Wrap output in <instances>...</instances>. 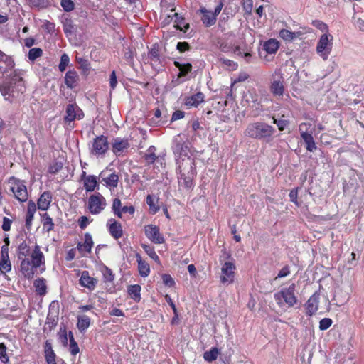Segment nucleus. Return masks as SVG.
Instances as JSON below:
<instances>
[{
    "label": "nucleus",
    "instance_id": "052dcab7",
    "mask_svg": "<svg viewBox=\"0 0 364 364\" xmlns=\"http://www.w3.org/2000/svg\"><path fill=\"white\" fill-rule=\"evenodd\" d=\"M242 6L246 14H251L253 8L252 0H242Z\"/></svg>",
    "mask_w": 364,
    "mask_h": 364
},
{
    "label": "nucleus",
    "instance_id": "8fccbe9b",
    "mask_svg": "<svg viewBox=\"0 0 364 364\" xmlns=\"http://www.w3.org/2000/svg\"><path fill=\"white\" fill-rule=\"evenodd\" d=\"M11 270V264L9 259H1L0 272L6 274Z\"/></svg>",
    "mask_w": 364,
    "mask_h": 364
},
{
    "label": "nucleus",
    "instance_id": "bb28decb",
    "mask_svg": "<svg viewBox=\"0 0 364 364\" xmlns=\"http://www.w3.org/2000/svg\"><path fill=\"white\" fill-rule=\"evenodd\" d=\"M41 221L43 225V230L45 232H49L54 230L55 224L48 213L41 214Z\"/></svg>",
    "mask_w": 364,
    "mask_h": 364
},
{
    "label": "nucleus",
    "instance_id": "412c9836",
    "mask_svg": "<svg viewBox=\"0 0 364 364\" xmlns=\"http://www.w3.org/2000/svg\"><path fill=\"white\" fill-rule=\"evenodd\" d=\"M136 258L138 264V270L141 277H146L150 274V266L149 263L142 259L140 254H136Z\"/></svg>",
    "mask_w": 364,
    "mask_h": 364
},
{
    "label": "nucleus",
    "instance_id": "603ef678",
    "mask_svg": "<svg viewBox=\"0 0 364 364\" xmlns=\"http://www.w3.org/2000/svg\"><path fill=\"white\" fill-rule=\"evenodd\" d=\"M7 348L4 343H0V360L4 363L8 364L9 363V358L6 353Z\"/></svg>",
    "mask_w": 364,
    "mask_h": 364
},
{
    "label": "nucleus",
    "instance_id": "393cba45",
    "mask_svg": "<svg viewBox=\"0 0 364 364\" xmlns=\"http://www.w3.org/2000/svg\"><path fill=\"white\" fill-rule=\"evenodd\" d=\"M173 65L176 68H178L179 73L178 74V78L186 77L189 73L192 71L193 66L191 63H181L178 61L175 60Z\"/></svg>",
    "mask_w": 364,
    "mask_h": 364
},
{
    "label": "nucleus",
    "instance_id": "a19ab883",
    "mask_svg": "<svg viewBox=\"0 0 364 364\" xmlns=\"http://www.w3.org/2000/svg\"><path fill=\"white\" fill-rule=\"evenodd\" d=\"M103 282L105 283L112 282L114 279V274L111 269L107 266H103L102 270Z\"/></svg>",
    "mask_w": 364,
    "mask_h": 364
},
{
    "label": "nucleus",
    "instance_id": "c85d7f7f",
    "mask_svg": "<svg viewBox=\"0 0 364 364\" xmlns=\"http://www.w3.org/2000/svg\"><path fill=\"white\" fill-rule=\"evenodd\" d=\"M9 84L12 87H15V85L18 87V91L23 92L22 88H25L24 80L20 73H17L16 71L12 75Z\"/></svg>",
    "mask_w": 364,
    "mask_h": 364
},
{
    "label": "nucleus",
    "instance_id": "e433bc0d",
    "mask_svg": "<svg viewBox=\"0 0 364 364\" xmlns=\"http://www.w3.org/2000/svg\"><path fill=\"white\" fill-rule=\"evenodd\" d=\"M220 354V350L216 347H213L210 350L205 351L203 353V358L208 363H212L215 360Z\"/></svg>",
    "mask_w": 364,
    "mask_h": 364
},
{
    "label": "nucleus",
    "instance_id": "4be33fe9",
    "mask_svg": "<svg viewBox=\"0 0 364 364\" xmlns=\"http://www.w3.org/2000/svg\"><path fill=\"white\" fill-rule=\"evenodd\" d=\"M270 92L275 97H282L284 92V80H274L270 85Z\"/></svg>",
    "mask_w": 364,
    "mask_h": 364
},
{
    "label": "nucleus",
    "instance_id": "338daca9",
    "mask_svg": "<svg viewBox=\"0 0 364 364\" xmlns=\"http://www.w3.org/2000/svg\"><path fill=\"white\" fill-rule=\"evenodd\" d=\"M290 274V267L289 265L284 266L280 271L279 272L277 276L274 278V279H277L279 278H283L287 277Z\"/></svg>",
    "mask_w": 364,
    "mask_h": 364
},
{
    "label": "nucleus",
    "instance_id": "b1692460",
    "mask_svg": "<svg viewBox=\"0 0 364 364\" xmlns=\"http://www.w3.org/2000/svg\"><path fill=\"white\" fill-rule=\"evenodd\" d=\"M93 241L92 235L89 232H86L84 235V242H79L77 245V248L80 252H90L93 246Z\"/></svg>",
    "mask_w": 364,
    "mask_h": 364
},
{
    "label": "nucleus",
    "instance_id": "4468645a",
    "mask_svg": "<svg viewBox=\"0 0 364 364\" xmlns=\"http://www.w3.org/2000/svg\"><path fill=\"white\" fill-rule=\"evenodd\" d=\"M107 227L110 235L115 240L121 238L123 235V229L122 224L114 218H110L107 220Z\"/></svg>",
    "mask_w": 364,
    "mask_h": 364
},
{
    "label": "nucleus",
    "instance_id": "ea45409f",
    "mask_svg": "<svg viewBox=\"0 0 364 364\" xmlns=\"http://www.w3.org/2000/svg\"><path fill=\"white\" fill-rule=\"evenodd\" d=\"M68 337H69V341H70V345H69L70 352L73 355H76L79 353L80 349H79L77 342L75 341V340L74 338V336H73V333L72 331H69Z\"/></svg>",
    "mask_w": 364,
    "mask_h": 364
},
{
    "label": "nucleus",
    "instance_id": "39448f33",
    "mask_svg": "<svg viewBox=\"0 0 364 364\" xmlns=\"http://www.w3.org/2000/svg\"><path fill=\"white\" fill-rule=\"evenodd\" d=\"M8 183L15 199L20 203H25L28 200V191L25 181L11 176L8 179Z\"/></svg>",
    "mask_w": 364,
    "mask_h": 364
},
{
    "label": "nucleus",
    "instance_id": "6e6552de",
    "mask_svg": "<svg viewBox=\"0 0 364 364\" xmlns=\"http://www.w3.org/2000/svg\"><path fill=\"white\" fill-rule=\"evenodd\" d=\"M333 37L330 33H323L317 43L316 50L323 59L327 60L333 48Z\"/></svg>",
    "mask_w": 364,
    "mask_h": 364
},
{
    "label": "nucleus",
    "instance_id": "7c9ffc66",
    "mask_svg": "<svg viewBox=\"0 0 364 364\" xmlns=\"http://www.w3.org/2000/svg\"><path fill=\"white\" fill-rule=\"evenodd\" d=\"M90 318L87 315L77 316V327L80 332H85L90 326Z\"/></svg>",
    "mask_w": 364,
    "mask_h": 364
},
{
    "label": "nucleus",
    "instance_id": "6e6d98bb",
    "mask_svg": "<svg viewBox=\"0 0 364 364\" xmlns=\"http://www.w3.org/2000/svg\"><path fill=\"white\" fill-rule=\"evenodd\" d=\"M63 168V163L55 161L48 166V172L51 174L58 173Z\"/></svg>",
    "mask_w": 364,
    "mask_h": 364
},
{
    "label": "nucleus",
    "instance_id": "13d9d810",
    "mask_svg": "<svg viewBox=\"0 0 364 364\" xmlns=\"http://www.w3.org/2000/svg\"><path fill=\"white\" fill-rule=\"evenodd\" d=\"M42 28L48 33H53L55 31V25L49 21H46L42 25Z\"/></svg>",
    "mask_w": 364,
    "mask_h": 364
},
{
    "label": "nucleus",
    "instance_id": "20e7f679",
    "mask_svg": "<svg viewBox=\"0 0 364 364\" xmlns=\"http://www.w3.org/2000/svg\"><path fill=\"white\" fill-rule=\"evenodd\" d=\"M274 132L275 129L271 125L264 122H255L248 125L245 134L257 139H269Z\"/></svg>",
    "mask_w": 364,
    "mask_h": 364
},
{
    "label": "nucleus",
    "instance_id": "f8f14e48",
    "mask_svg": "<svg viewBox=\"0 0 364 364\" xmlns=\"http://www.w3.org/2000/svg\"><path fill=\"white\" fill-rule=\"evenodd\" d=\"M307 124L305 122L301 123L299 125V131L301 132V137L303 139L305 146L307 151L310 152H314L316 149V145L314 141V139L312 136V132H308L307 131H304V127L306 128Z\"/></svg>",
    "mask_w": 364,
    "mask_h": 364
},
{
    "label": "nucleus",
    "instance_id": "1a4fd4ad",
    "mask_svg": "<svg viewBox=\"0 0 364 364\" xmlns=\"http://www.w3.org/2000/svg\"><path fill=\"white\" fill-rule=\"evenodd\" d=\"M107 206V202L105 198L99 192L92 194L88 198L87 200V209L89 212L92 215H98Z\"/></svg>",
    "mask_w": 364,
    "mask_h": 364
},
{
    "label": "nucleus",
    "instance_id": "2eb2a0df",
    "mask_svg": "<svg viewBox=\"0 0 364 364\" xmlns=\"http://www.w3.org/2000/svg\"><path fill=\"white\" fill-rule=\"evenodd\" d=\"M80 177L81 181H83L84 188L87 192H92L96 188H98L99 184L96 176L87 175L85 171H82Z\"/></svg>",
    "mask_w": 364,
    "mask_h": 364
},
{
    "label": "nucleus",
    "instance_id": "aec40b11",
    "mask_svg": "<svg viewBox=\"0 0 364 364\" xmlns=\"http://www.w3.org/2000/svg\"><path fill=\"white\" fill-rule=\"evenodd\" d=\"M79 75L75 70H70L65 73V83L70 89L75 88L78 82Z\"/></svg>",
    "mask_w": 364,
    "mask_h": 364
},
{
    "label": "nucleus",
    "instance_id": "e2e57ef3",
    "mask_svg": "<svg viewBox=\"0 0 364 364\" xmlns=\"http://www.w3.org/2000/svg\"><path fill=\"white\" fill-rule=\"evenodd\" d=\"M273 123L276 124L279 131H283L289 125V122L286 119H276L273 117Z\"/></svg>",
    "mask_w": 364,
    "mask_h": 364
},
{
    "label": "nucleus",
    "instance_id": "473e14b6",
    "mask_svg": "<svg viewBox=\"0 0 364 364\" xmlns=\"http://www.w3.org/2000/svg\"><path fill=\"white\" fill-rule=\"evenodd\" d=\"M45 357L48 364H56L55 354L52 348L51 343L48 341L45 345Z\"/></svg>",
    "mask_w": 364,
    "mask_h": 364
},
{
    "label": "nucleus",
    "instance_id": "bf43d9fd",
    "mask_svg": "<svg viewBox=\"0 0 364 364\" xmlns=\"http://www.w3.org/2000/svg\"><path fill=\"white\" fill-rule=\"evenodd\" d=\"M60 5L65 11H71L74 9L75 5L72 0H61Z\"/></svg>",
    "mask_w": 364,
    "mask_h": 364
},
{
    "label": "nucleus",
    "instance_id": "6ab92c4d",
    "mask_svg": "<svg viewBox=\"0 0 364 364\" xmlns=\"http://www.w3.org/2000/svg\"><path fill=\"white\" fill-rule=\"evenodd\" d=\"M204 94L201 92H198L196 94L186 97L184 100V105L188 107H197L204 101Z\"/></svg>",
    "mask_w": 364,
    "mask_h": 364
},
{
    "label": "nucleus",
    "instance_id": "58836bf2",
    "mask_svg": "<svg viewBox=\"0 0 364 364\" xmlns=\"http://www.w3.org/2000/svg\"><path fill=\"white\" fill-rule=\"evenodd\" d=\"M142 248L144 249V252L153 259L154 260L157 264H160L161 261L159 257L157 255V254L155 252L154 247H151L149 245L142 244L141 245Z\"/></svg>",
    "mask_w": 364,
    "mask_h": 364
},
{
    "label": "nucleus",
    "instance_id": "09e8293b",
    "mask_svg": "<svg viewBox=\"0 0 364 364\" xmlns=\"http://www.w3.org/2000/svg\"><path fill=\"white\" fill-rule=\"evenodd\" d=\"M75 31V26L71 19H65L63 22V31L65 34L68 36L71 35Z\"/></svg>",
    "mask_w": 364,
    "mask_h": 364
},
{
    "label": "nucleus",
    "instance_id": "cd10ccee",
    "mask_svg": "<svg viewBox=\"0 0 364 364\" xmlns=\"http://www.w3.org/2000/svg\"><path fill=\"white\" fill-rule=\"evenodd\" d=\"M141 287L139 284L129 285L127 287L128 294L129 295L130 298L136 302H139L141 299Z\"/></svg>",
    "mask_w": 364,
    "mask_h": 364
},
{
    "label": "nucleus",
    "instance_id": "864d4df0",
    "mask_svg": "<svg viewBox=\"0 0 364 364\" xmlns=\"http://www.w3.org/2000/svg\"><path fill=\"white\" fill-rule=\"evenodd\" d=\"M70 58L68 54L63 53L60 57V61L58 65V69L60 72L65 70L66 68L69 65Z\"/></svg>",
    "mask_w": 364,
    "mask_h": 364
},
{
    "label": "nucleus",
    "instance_id": "c03bdc74",
    "mask_svg": "<svg viewBox=\"0 0 364 364\" xmlns=\"http://www.w3.org/2000/svg\"><path fill=\"white\" fill-rule=\"evenodd\" d=\"M175 17V23H176V28L180 31H183L184 32H186L187 30L189 28L190 26L188 23H186L184 25V28L183 29L181 26L184 23V18L183 16L180 15L178 13H175L174 14Z\"/></svg>",
    "mask_w": 364,
    "mask_h": 364
},
{
    "label": "nucleus",
    "instance_id": "680f3d73",
    "mask_svg": "<svg viewBox=\"0 0 364 364\" xmlns=\"http://www.w3.org/2000/svg\"><path fill=\"white\" fill-rule=\"evenodd\" d=\"M28 4L33 7L43 8L46 7L48 3L47 0H26Z\"/></svg>",
    "mask_w": 364,
    "mask_h": 364
},
{
    "label": "nucleus",
    "instance_id": "a878e982",
    "mask_svg": "<svg viewBox=\"0 0 364 364\" xmlns=\"http://www.w3.org/2000/svg\"><path fill=\"white\" fill-rule=\"evenodd\" d=\"M156 150V149L154 146H150L147 149L144 156V159L148 165L153 164L155 161H161L159 156H156L155 153Z\"/></svg>",
    "mask_w": 364,
    "mask_h": 364
},
{
    "label": "nucleus",
    "instance_id": "9b49d317",
    "mask_svg": "<svg viewBox=\"0 0 364 364\" xmlns=\"http://www.w3.org/2000/svg\"><path fill=\"white\" fill-rule=\"evenodd\" d=\"M146 237L155 244H163L165 242L164 236L160 232V229L155 225H147L144 227Z\"/></svg>",
    "mask_w": 364,
    "mask_h": 364
},
{
    "label": "nucleus",
    "instance_id": "5fc2aeb1",
    "mask_svg": "<svg viewBox=\"0 0 364 364\" xmlns=\"http://www.w3.org/2000/svg\"><path fill=\"white\" fill-rule=\"evenodd\" d=\"M161 279H162L164 284L166 287H173L175 286V284H176V282H175L174 279L168 274H163L161 275Z\"/></svg>",
    "mask_w": 364,
    "mask_h": 364
},
{
    "label": "nucleus",
    "instance_id": "37998d69",
    "mask_svg": "<svg viewBox=\"0 0 364 364\" xmlns=\"http://www.w3.org/2000/svg\"><path fill=\"white\" fill-rule=\"evenodd\" d=\"M75 60L79 65V68L81 69L84 73L90 71V63L88 61V60L77 55L75 58Z\"/></svg>",
    "mask_w": 364,
    "mask_h": 364
},
{
    "label": "nucleus",
    "instance_id": "4d7b16f0",
    "mask_svg": "<svg viewBox=\"0 0 364 364\" xmlns=\"http://www.w3.org/2000/svg\"><path fill=\"white\" fill-rule=\"evenodd\" d=\"M333 323V321L330 318H322L319 322V329L321 331L327 330Z\"/></svg>",
    "mask_w": 364,
    "mask_h": 364
},
{
    "label": "nucleus",
    "instance_id": "f704fd0d",
    "mask_svg": "<svg viewBox=\"0 0 364 364\" xmlns=\"http://www.w3.org/2000/svg\"><path fill=\"white\" fill-rule=\"evenodd\" d=\"M102 181L109 188H116L119 182V176L116 173H112L107 177L102 178Z\"/></svg>",
    "mask_w": 364,
    "mask_h": 364
},
{
    "label": "nucleus",
    "instance_id": "3c124183",
    "mask_svg": "<svg viewBox=\"0 0 364 364\" xmlns=\"http://www.w3.org/2000/svg\"><path fill=\"white\" fill-rule=\"evenodd\" d=\"M311 24L317 29L320 30L322 32H324V33H328V26L323 21L321 20H314L312 21Z\"/></svg>",
    "mask_w": 364,
    "mask_h": 364
},
{
    "label": "nucleus",
    "instance_id": "2f4dec72",
    "mask_svg": "<svg viewBox=\"0 0 364 364\" xmlns=\"http://www.w3.org/2000/svg\"><path fill=\"white\" fill-rule=\"evenodd\" d=\"M76 106L73 104H68L66 107L64 121L70 123L76 119Z\"/></svg>",
    "mask_w": 364,
    "mask_h": 364
},
{
    "label": "nucleus",
    "instance_id": "0eeeda50",
    "mask_svg": "<svg viewBox=\"0 0 364 364\" xmlns=\"http://www.w3.org/2000/svg\"><path fill=\"white\" fill-rule=\"evenodd\" d=\"M223 6V1L220 0L213 12L208 10L204 6H201L200 8V9L198 11V14L200 15V20L205 27L208 28L215 24L217 21V17L222 11Z\"/></svg>",
    "mask_w": 364,
    "mask_h": 364
},
{
    "label": "nucleus",
    "instance_id": "774afa93",
    "mask_svg": "<svg viewBox=\"0 0 364 364\" xmlns=\"http://www.w3.org/2000/svg\"><path fill=\"white\" fill-rule=\"evenodd\" d=\"M36 211V204L33 200H29L28 203L27 211L26 214L34 216Z\"/></svg>",
    "mask_w": 364,
    "mask_h": 364
},
{
    "label": "nucleus",
    "instance_id": "423d86ee",
    "mask_svg": "<svg viewBox=\"0 0 364 364\" xmlns=\"http://www.w3.org/2000/svg\"><path fill=\"white\" fill-rule=\"evenodd\" d=\"M228 261L222 264L220 282L223 284H230L235 282L236 274V265L230 254H228Z\"/></svg>",
    "mask_w": 364,
    "mask_h": 364
},
{
    "label": "nucleus",
    "instance_id": "4c0bfd02",
    "mask_svg": "<svg viewBox=\"0 0 364 364\" xmlns=\"http://www.w3.org/2000/svg\"><path fill=\"white\" fill-rule=\"evenodd\" d=\"M148 57L152 62H154L155 63H159L160 55L159 45L157 43L152 45L151 49L148 52Z\"/></svg>",
    "mask_w": 364,
    "mask_h": 364
},
{
    "label": "nucleus",
    "instance_id": "a211bd4d",
    "mask_svg": "<svg viewBox=\"0 0 364 364\" xmlns=\"http://www.w3.org/2000/svg\"><path fill=\"white\" fill-rule=\"evenodd\" d=\"M53 196L50 191H44L37 201V207L39 210H47L52 202Z\"/></svg>",
    "mask_w": 364,
    "mask_h": 364
},
{
    "label": "nucleus",
    "instance_id": "79ce46f5",
    "mask_svg": "<svg viewBox=\"0 0 364 364\" xmlns=\"http://www.w3.org/2000/svg\"><path fill=\"white\" fill-rule=\"evenodd\" d=\"M122 202L118 198H115L112 201V210L114 215L119 218H122Z\"/></svg>",
    "mask_w": 364,
    "mask_h": 364
},
{
    "label": "nucleus",
    "instance_id": "9d476101",
    "mask_svg": "<svg viewBox=\"0 0 364 364\" xmlns=\"http://www.w3.org/2000/svg\"><path fill=\"white\" fill-rule=\"evenodd\" d=\"M109 150L108 137L100 135L93 139L90 146V152L92 155L100 156L105 155Z\"/></svg>",
    "mask_w": 364,
    "mask_h": 364
},
{
    "label": "nucleus",
    "instance_id": "f3484780",
    "mask_svg": "<svg viewBox=\"0 0 364 364\" xmlns=\"http://www.w3.org/2000/svg\"><path fill=\"white\" fill-rule=\"evenodd\" d=\"M80 284L88 289L90 291H92L95 289L97 284V279L90 276L88 271H82L80 280Z\"/></svg>",
    "mask_w": 364,
    "mask_h": 364
},
{
    "label": "nucleus",
    "instance_id": "f03ea898",
    "mask_svg": "<svg viewBox=\"0 0 364 364\" xmlns=\"http://www.w3.org/2000/svg\"><path fill=\"white\" fill-rule=\"evenodd\" d=\"M178 181L180 186L190 189L193 184V178L196 175L195 160L191 157L183 159L178 164Z\"/></svg>",
    "mask_w": 364,
    "mask_h": 364
},
{
    "label": "nucleus",
    "instance_id": "de8ad7c7",
    "mask_svg": "<svg viewBox=\"0 0 364 364\" xmlns=\"http://www.w3.org/2000/svg\"><path fill=\"white\" fill-rule=\"evenodd\" d=\"M58 336V339L61 342L62 345L63 346H67L68 334L67 333L66 327L65 326H60Z\"/></svg>",
    "mask_w": 364,
    "mask_h": 364
},
{
    "label": "nucleus",
    "instance_id": "c756f323",
    "mask_svg": "<svg viewBox=\"0 0 364 364\" xmlns=\"http://www.w3.org/2000/svg\"><path fill=\"white\" fill-rule=\"evenodd\" d=\"M33 287L37 294L44 296L47 292L46 281L44 278H38L33 282Z\"/></svg>",
    "mask_w": 364,
    "mask_h": 364
},
{
    "label": "nucleus",
    "instance_id": "f257e3e1",
    "mask_svg": "<svg viewBox=\"0 0 364 364\" xmlns=\"http://www.w3.org/2000/svg\"><path fill=\"white\" fill-rule=\"evenodd\" d=\"M18 259L21 260L20 272L23 276L32 279L38 268L45 267V257L39 245H36L31 252V249L25 240L17 248Z\"/></svg>",
    "mask_w": 364,
    "mask_h": 364
},
{
    "label": "nucleus",
    "instance_id": "dca6fc26",
    "mask_svg": "<svg viewBox=\"0 0 364 364\" xmlns=\"http://www.w3.org/2000/svg\"><path fill=\"white\" fill-rule=\"evenodd\" d=\"M130 146L128 139L117 137L112 143V151L117 156H119Z\"/></svg>",
    "mask_w": 364,
    "mask_h": 364
},
{
    "label": "nucleus",
    "instance_id": "a18cd8bd",
    "mask_svg": "<svg viewBox=\"0 0 364 364\" xmlns=\"http://www.w3.org/2000/svg\"><path fill=\"white\" fill-rule=\"evenodd\" d=\"M43 55V50L40 48H33L29 50L28 58L31 61L36 60L38 58L41 57Z\"/></svg>",
    "mask_w": 364,
    "mask_h": 364
},
{
    "label": "nucleus",
    "instance_id": "ddd939ff",
    "mask_svg": "<svg viewBox=\"0 0 364 364\" xmlns=\"http://www.w3.org/2000/svg\"><path fill=\"white\" fill-rule=\"evenodd\" d=\"M319 299L320 294L318 291H316L309 297L304 305L306 316H312L317 312L318 310Z\"/></svg>",
    "mask_w": 364,
    "mask_h": 364
},
{
    "label": "nucleus",
    "instance_id": "69168bd1",
    "mask_svg": "<svg viewBox=\"0 0 364 364\" xmlns=\"http://www.w3.org/2000/svg\"><path fill=\"white\" fill-rule=\"evenodd\" d=\"M191 47L190 46V44L187 42H178L176 45V49L180 52V53H184L185 51H188L189 50H191Z\"/></svg>",
    "mask_w": 364,
    "mask_h": 364
},
{
    "label": "nucleus",
    "instance_id": "c9c22d12",
    "mask_svg": "<svg viewBox=\"0 0 364 364\" xmlns=\"http://www.w3.org/2000/svg\"><path fill=\"white\" fill-rule=\"evenodd\" d=\"M158 203H159V198H154L151 195L147 196L146 203L149 207L151 213L156 214L160 210V207H159Z\"/></svg>",
    "mask_w": 364,
    "mask_h": 364
},
{
    "label": "nucleus",
    "instance_id": "7ed1b4c3",
    "mask_svg": "<svg viewBox=\"0 0 364 364\" xmlns=\"http://www.w3.org/2000/svg\"><path fill=\"white\" fill-rule=\"evenodd\" d=\"M295 291L296 284L291 283L288 287L282 288L280 291L274 293V299L279 306L286 305L291 308L298 303Z\"/></svg>",
    "mask_w": 364,
    "mask_h": 364
},
{
    "label": "nucleus",
    "instance_id": "5701e85b",
    "mask_svg": "<svg viewBox=\"0 0 364 364\" xmlns=\"http://www.w3.org/2000/svg\"><path fill=\"white\" fill-rule=\"evenodd\" d=\"M304 34L301 31L292 32L287 29H282L279 31V37L284 41L291 42L296 38H299Z\"/></svg>",
    "mask_w": 364,
    "mask_h": 364
},
{
    "label": "nucleus",
    "instance_id": "72a5a7b5",
    "mask_svg": "<svg viewBox=\"0 0 364 364\" xmlns=\"http://www.w3.org/2000/svg\"><path fill=\"white\" fill-rule=\"evenodd\" d=\"M263 49L269 54H274L279 49V43L275 39H269L264 43Z\"/></svg>",
    "mask_w": 364,
    "mask_h": 364
},
{
    "label": "nucleus",
    "instance_id": "49530a36",
    "mask_svg": "<svg viewBox=\"0 0 364 364\" xmlns=\"http://www.w3.org/2000/svg\"><path fill=\"white\" fill-rule=\"evenodd\" d=\"M135 53L131 48H128L126 49L124 55V58L127 65L130 66L134 65Z\"/></svg>",
    "mask_w": 364,
    "mask_h": 364
},
{
    "label": "nucleus",
    "instance_id": "0e129e2a",
    "mask_svg": "<svg viewBox=\"0 0 364 364\" xmlns=\"http://www.w3.org/2000/svg\"><path fill=\"white\" fill-rule=\"evenodd\" d=\"M0 90L3 95H11L14 92V87H12L9 83L1 85Z\"/></svg>",
    "mask_w": 364,
    "mask_h": 364
}]
</instances>
